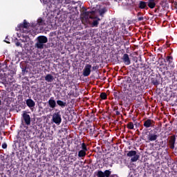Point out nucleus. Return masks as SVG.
Returning <instances> with one entry per match:
<instances>
[{
  "label": "nucleus",
  "mask_w": 177,
  "mask_h": 177,
  "mask_svg": "<svg viewBox=\"0 0 177 177\" xmlns=\"http://www.w3.org/2000/svg\"><path fill=\"white\" fill-rule=\"evenodd\" d=\"M91 68H92V65L89 64H86L83 70L84 77H89V75H91Z\"/></svg>",
  "instance_id": "11"
},
{
  "label": "nucleus",
  "mask_w": 177,
  "mask_h": 177,
  "mask_svg": "<svg viewBox=\"0 0 177 177\" xmlns=\"http://www.w3.org/2000/svg\"><path fill=\"white\" fill-rule=\"evenodd\" d=\"M22 71H23V72L26 71V68H25V69H22Z\"/></svg>",
  "instance_id": "47"
},
{
  "label": "nucleus",
  "mask_w": 177,
  "mask_h": 177,
  "mask_svg": "<svg viewBox=\"0 0 177 177\" xmlns=\"http://www.w3.org/2000/svg\"><path fill=\"white\" fill-rule=\"evenodd\" d=\"M22 117L26 125H31V118L30 117V115L27 114V111H24Z\"/></svg>",
  "instance_id": "12"
},
{
  "label": "nucleus",
  "mask_w": 177,
  "mask_h": 177,
  "mask_svg": "<svg viewBox=\"0 0 177 177\" xmlns=\"http://www.w3.org/2000/svg\"><path fill=\"white\" fill-rule=\"evenodd\" d=\"M48 106L50 109H55L57 104H56V101L55 100V97H51L48 100Z\"/></svg>",
  "instance_id": "15"
},
{
  "label": "nucleus",
  "mask_w": 177,
  "mask_h": 177,
  "mask_svg": "<svg viewBox=\"0 0 177 177\" xmlns=\"http://www.w3.org/2000/svg\"><path fill=\"white\" fill-rule=\"evenodd\" d=\"M132 113H133V111H131L130 113H129V114H132Z\"/></svg>",
  "instance_id": "46"
},
{
  "label": "nucleus",
  "mask_w": 177,
  "mask_h": 177,
  "mask_svg": "<svg viewBox=\"0 0 177 177\" xmlns=\"http://www.w3.org/2000/svg\"><path fill=\"white\" fill-rule=\"evenodd\" d=\"M92 69L93 70V71H96V70H99V66H97V65L93 66L92 67Z\"/></svg>",
  "instance_id": "36"
},
{
  "label": "nucleus",
  "mask_w": 177,
  "mask_h": 177,
  "mask_svg": "<svg viewBox=\"0 0 177 177\" xmlns=\"http://www.w3.org/2000/svg\"><path fill=\"white\" fill-rule=\"evenodd\" d=\"M176 142V136L175 135L171 136L168 138V145L169 148L174 150L175 149V143Z\"/></svg>",
  "instance_id": "10"
},
{
  "label": "nucleus",
  "mask_w": 177,
  "mask_h": 177,
  "mask_svg": "<svg viewBox=\"0 0 177 177\" xmlns=\"http://www.w3.org/2000/svg\"><path fill=\"white\" fill-rule=\"evenodd\" d=\"M31 24L27 22V20L24 19L22 24H19L17 25L16 28L17 31H19L24 34H28L30 32V27Z\"/></svg>",
  "instance_id": "2"
},
{
  "label": "nucleus",
  "mask_w": 177,
  "mask_h": 177,
  "mask_svg": "<svg viewBox=\"0 0 177 177\" xmlns=\"http://www.w3.org/2000/svg\"><path fill=\"white\" fill-rule=\"evenodd\" d=\"M53 122L57 125H60L62 124V115H60V112L55 113L53 115Z\"/></svg>",
  "instance_id": "9"
},
{
  "label": "nucleus",
  "mask_w": 177,
  "mask_h": 177,
  "mask_svg": "<svg viewBox=\"0 0 177 177\" xmlns=\"http://www.w3.org/2000/svg\"><path fill=\"white\" fill-rule=\"evenodd\" d=\"M136 0H127V5H129L130 6H135V5H136Z\"/></svg>",
  "instance_id": "27"
},
{
  "label": "nucleus",
  "mask_w": 177,
  "mask_h": 177,
  "mask_svg": "<svg viewBox=\"0 0 177 177\" xmlns=\"http://www.w3.org/2000/svg\"><path fill=\"white\" fill-rule=\"evenodd\" d=\"M113 96L115 100H120V99H122V93L120 91H115L113 93Z\"/></svg>",
  "instance_id": "20"
},
{
  "label": "nucleus",
  "mask_w": 177,
  "mask_h": 177,
  "mask_svg": "<svg viewBox=\"0 0 177 177\" xmlns=\"http://www.w3.org/2000/svg\"><path fill=\"white\" fill-rule=\"evenodd\" d=\"M90 135L93 138H97L99 136V131H96L95 128L90 129Z\"/></svg>",
  "instance_id": "19"
},
{
  "label": "nucleus",
  "mask_w": 177,
  "mask_h": 177,
  "mask_svg": "<svg viewBox=\"0 0 177 177\" xmlns=\"http://www.w3.org/2000/svg\"><path fill=\"white\" fill-rule=\"evenodd\" d=\"M100 97L102 100H106L107 99V94L106 93H101L100 95Z\"/></svg>",
  "instance_id": "29"
},
{
  "label": "nucleus",
  "mask_w": 177,
  "mask_h": 177,
  "mask_svg": "<svg viewBox=\"0 0 177 177\" xmlns=\"http://www.w3.org/2000/svg\"><path fill=\"white\" fill-rule=\"evenodd\" d=\"M154 124H156L154 120L147 119V120L144 121L143 125L145 128H153V127H154Z\"/></svg>",
  "instance_id": "13"
},
{
  "label": "nucleus",
  "mask_w": 177,
  "mask_h": 177,
  "mask_svg": "<svg viewBox=\"0 0 177 177\" xmlns=\"http://www.w3.org/2000/svg\"><path fill=\"white\" fill-rule=\"evenodd\" d=\"M48 42V37L46 36L41 35L37 37V42L35 44V48L37 49H44L45 44Z\"/></svg>",
  "instance_id": "3"
},
{
  "label": "nucleus",
  "mask_w": 177,
  "mask_h": 177,
  "mask_svg": "<svg viewBox=\"0 0 177 177\" xmlns=\"http://www.w3.org/2000/svg\"><path fill=\"white\" fill-rule=\"evenodd\" d=\"M115 114H116V115H120V114H121V113H120L119 111H116Z\"/></svg>",
  "instance_id": "40"
},
{
  "label": "nucleus",
  "mask_w": 177,
  "mask_h": 177,
  "mask_svg": "<svg viewBox=\"0 0 177 177\" xmlns=\"http://www.w3.org/2000/svg\"><path fill=\"white\" fill-rule=\"evenodd\" d=\"M82 150L84 151H88V148L86 147V144H85V142H83L82 144Z\"/></svg>",
  "instance_id": "34"
},
{
  "label": "nucleus",
  "mask_w": 177,
  "mask_h": 177,
  "mask_svg": "<svg viewBox=\"0 0 177 177\" xmlns=\"http://www.w3.org/2000/svg\"><path fill=\"white\" fill-rule=\"evenodd\" d=\"M158 138V133L157 132V129H154L151 130L147 136L148 142H156Z\"/></svg>",
  "instance_id": "5"
},
{
  "label": "nucleus",
  "mask_w": 177,
  "mask_h": 177,
  "mask_svg": "<svg viewBox=\"0 0 177 177\" xmlns=\"http://www.w3.org/2000/svg\"><path fill=\"white\" fill-rule=\"evenodd\" d=\"M160 143H162V145L164 143V141H162Z\"/></svg>",
  "instance_id": "48"
},
{
  "label": "nucleus",
  "mask_w": 177,
  "mask_h": 177,
  "mask_svg": "<svg viewBox=\"0 0 177 177\" xmlns=\"http://www.w3.org/2000/svg\"><path fill=\"white\" fill-rule=\"evenodd\" d=\"M127 157H133L131 158V162H136L139 160L140 156L136 154V151H129L127 153Z\"/></svg>",
  "instance_id": "7"
},
{
  "label": "nucleus",
  "mask_w": 177,
  "mask_h": 177,
  "mask_svg": "<svg viewBox=\"0 0 177 177\" xmlns=\"http://www.w3.org/2000/svg\"><path fill=\"white\" fill-rule=\"evenodd\" d=\"M162 147H165V144L164 145H161Z\"/></svg>",
  "instance_id": "45"
},
{
  "label": "nucleus",
  "mask_w": 177,
  "mask_h": 177,
  "mask_svg": "<svg viewBox=\"0 0 177 177\" xmlns=\"http://www.w3.org/2000/svg\"><path fill=\"white\" fill-rule=\"evenodd\" d=\"M42 26H45V21L42 19V18H39L37 19V23L36 25L34 26L35 28H39L40 30L42 28Z\"/></svg>",
  "instance_id": "14"
},
{
  "label": "nucleus",
  "mask_w": 177,
  "mask_h": 177,
  "mask_svg": "<svg viewBox=\"0 0 177 177\" xmlns=\"http://www.w3.org/2000/svg\"><path fill=\"white\" fill-rule=\"evenodd\" d=\"M147 5L150 9H154L156 8V0H149Z\"/></svg>",
  "instance_id": "21"
},
{
  "label": "nucleus",
  "mask_w": 177,
  "mask_h": 177,
  "mask_svg": "<svg viewBox=\"0 0 177 177\" xmlns=\"http://www.w3.org/2000/svg\"><path fill=\"white\" fill-rule=\"evenodd\" d=\"M2 149H8V145L6 142L2 144Z\"/></svg>",
  "instance_id": "37"
},
{
  "label": "nucleus",
  "mask_w": 177,
  "mask_h": 177,
  "mask_svg": "<svg viewBox=\"0 0 177 177\" xmlns=\"http://www.w3.org/2000/svg\"><path fill=\"white\" fill-rule=\"evenodd\" d=\"M106 12H107V8H103L99 10V14L100 15L102 16V17H103V16H104V13H106Z\"/></svg>",
  "instance_id": "25"
},
{
  "label": "nucleus",
  "mask_w": 177,
  "mask_h": 177,
  "mask_svg": "<svg viewBox=\"0 0 177 177\" xmlns=\"http://www.w3.org/2000/svg\"><path fill=\"white\" fill-rule=\"evenodd\" d=\"M104 175L105 177H110V176L111 175V171L110 170H105L104 171Z\"/></svg>",
  "instance_id": "30"
},
{
  "label": "nucleus",
  "mask_w": 177,
  "mask_h": 177,
  "mask_svg": "<svg viewBox=\"0 0 177 177\" xmlns=\"http://www.w3.org/2000/svg\"><path fill=\"white\" fill-rule=\"evenodd\" d=\"M138 8L140 9H146V10H147V9H149V7H147V2L140 1L138 4Z\"/></svg>",
  "instance_id": "18"
},
{
  "label": "nucleus",
  "mask_w": 177,
  "mask_h": 177,
  "mask_svg": "<svg viewBox=\"0 0 177 177\" xmlns=\"http://www.w3.org/2000/svg\"><path fill=\"white\" fill-rule=\"evenodd\" d=\"M83 20H89V19H96L95 17V11H84L81 14Z\"/></svg>",
  "instance_id": "6"
},
{
  "label": "nucleus",
  "mask_w": 177,
  "mask_h": 177,
  "mask_svg": "<svg viewBox=\"0 0 177 177\" xmlns=\"http://www.w3.org/2000/svg\"><path fill=\"white\" fill-rule=\"evenodd\" d=\"M149 78L153 85H155L156 86L160 85V80H161V77H160V75H151Z\"/></svg>",
  "instance_id": "8"
},
{
  "label": "nucleus",
  "mask_w": 177,
  "mask_h": 177,
  "mask_svg": "<svg viewBox=\"0 0 177 177\" xmlns=\"http://www.w3.org/2000/svg\"><path fill=\"white\" fill-rule=\"evenodd\" d=\"M174 6H175V8L177 9V1H175V2L174 3Z\"/></svg>",
  "instance_id": "41"
},
{
  "label": "nucleus",
  "mask_w": 177,
  "mask_h": 177,
  "mask_svg": "<svg viewBox=\"0 0 177 177\" xmlns=\"http://www.w3.org/2000/svg\"><path fill=\"white\" fill-rule=\"evenodd\" d=\"M137 16L138 17H139V16H142V12H138Z\"/></svg>",
  "instance_id": "42"
},
{
  "label": "nucleus",
  "mask_w": 177,
  "mask_h": 177,
  "mask_svg": "<svg viewBox=\"0 0 177 177\" xmlns=\"http://www.w3.org/2000/svg\"><path fill=\"white\" fill-rule=\"evenodd\" d=\"M127 126L128 129H133V128H134L133 122H129Z\"/></svg>",
  "instance_id": "32"
},
{
  "label": "nucleus",
  "mask_w": 177,
  "mask_h": 177,
  "mask_svg": "<svg viewBox=\"0 0 177 177\" xmlns=\"http://www.w3.org/2000/svg\"><path fill=\"white\" fill-rule=\"evenodd\" d=\"M141 84L142 85H145V84H146V79L142 78L141 79Z\"/></svg>",
  "instance_id": "38"
},
{
  "label": "nucleus",
  "mask_w": 177,
  "mask_h": 177,
  "mask_svg": "<svg viewBox=\"0 0 177 177\" xmlns=\"http://www.w3.org/2000/svg\"><path fill=\"white\" fill-rule=\"evenodd\" d=\"M45 81L47 82H52L55 78H53V75L50 74H47L44 77Z\"/></svg>",
  "instance_id": "23"
},
{
  "label": "nucleus",
  "mask_w": 177,
  "mask_h": 177,
  "mask_svg": "<svg viewBox=\"0 0 177 177\" xmlns=\"http://www.w3.org/2000/svg\"><path fill=\"white\" fill-rule=\"evenodd\" d=\"M111 177H118V175H117V174H113V175H111Z\"/></svg>",
  "instance_id": "43"
},
{
  "label": "nucleus",
  "mask_w": 177,
  "mask_h": 177,
  "mask_svg": "<svg viewBox=\"0 0 177 177\" xmlns=\"http://www.w3.org/2000/svg\"><path fill=\"white\" fill-rule=\"evenodd\" d=\"M86 156V151L80 150L78 153V157L82 158V157H85Z\"/></svg>",
  "instance_id": "26"
},
{
  "label": "nucleus",
  "mask_w": 177,
  "mask_h": 177,
  "mask_svg": "<svg viewBox=\"0 0 177 177\" xmlns=\"http://www.w3.org/2000/svg\"><path fill=\"white\" fill-rule=\"evenodd\" d=\"M144 20H145V17H138L137 21H143Z\"/></svg>",
  "instance_id": "35"
},
{
  "label": "nucleus",
  "mask_w": 177,
  "mask_h": 177,
  "mask_svg": "<svg viewBox=\"0 0 177 177\" xmlns=\"http://www.w3.org/2000/svg\"><path fill=\"white\" fill-rule=\"evenodd\" d=\"M16 46H21V48L22 47L21 43H20V41H17L16 42Z\"/></svg>",
  "instance_id": "39"
},
{
  "label": "nucleus",
  "mask_w": 177,
  "mask_h": 177,
  "mask_svg": "<svg viewBox=\"0 0 177 177\" xmlns=\"http://www.w3.org/2000/svg\"><path fill=\"white\" fill-rule=\"evenodd\" d=\"M134 67L136 68H142L144 71L147 70V68H150V67H149V66L144 64H140V66H139V64L135 65L133 64Z\"/></svg>",
  "instance_id": "22"
},
{
  "label": "nucleus",
  "mask_w": 177,
  "mask_h": 177,
  "mask_svg": "<svg viewBox=\"0 0 177 177\" xmlns=\"http://www.w3.org/2000/svg\"><path fill=\"white\" fill-rule=\"evenodd\" d=\"M133 121H135V119H134V118H133Z\"/></svg>",
  "instance_id": "50"
},
{
  "label": "nucleus",
  "mask_w": 177,
  "mask_h": 177,
  "mask_svg": "<svg viewBox=\"0 0 177 177\" xmlns=\"http://www.w3.org/2000/svg\"><path fill=\"white\" fill-rule=\"evenodd\" d=\"M168 131H172V127H169Z\"/></svg>",
  "instance_id": "44"
},
{
  "label": "nucleus",
  "mask_w": 177,
  "mask_h": 177,
  "mask_svg": "<svg viewBox=\"0 0 177 177\" xmlns=\"http://www.w3.org/2000/svg\"><path fill=\"white\" fill-rule=\"evenodd\" d=\"M122 59L123 60V63H124L126 66H129V64H131V59H129V55L128 54H124Z\"/></svg>",
  "instance_id": "16"
},
{
  "label": "nucleus",
  "mask_w": 177,
  "mask_h": 177,
  "mask_svg": "<svg viewBox=\"0 0 177 177\" xmlns=\"http://www.w3.org/2000/svg\"><path fill=\"white\" fill-rule=\"evenodd\" d=\"M1 100H0V106H1Z\"/></svg>",
  "instance_id": "49"
},
{
  "label": "nucleus",
  "mask_w": 177,
  "mask_h": 177,
  "mask_svg": "<svg viewBox=\"0 0 177 177\" xmlns=\"http://www.w3.org/2000/svg\"><path fill=\"white\" fill-rule=\"evenodd\" d=\"M41 2L44 3L45 6H46L47 10H49V12H55L56 10V8H57V6L56 5V0H40Z\"/></svg>",
  "instance_id": "4"
},
{
  "label": "nucleus",
  "mask_w": 177,
  "mask_h": 177,
  "mask_svg": "<svg viewBox=\"0 0 177 177\" xmlns=\"http://www.w3.org/2000/svg\"><path fill=\"white\" fill-rule=\"evenodd\" d=\"M26 106H28L29 109H33V107H35V102H34L32 99H28L26 100Z\"/></svg>",
  "instance_id": "17"
},
{
  "label": "nucleus",
  "mask_w": 177,
  "mask_h": 177,
  "mask_svg": "<svg viewBox=\"0 0 177 177\" xmlns=\"http://www.w3.org/2000/svg\"><path fill=\"white\" fill-rule=\"evenodd\" d=\"M172 60H174L172 56H167L166 57V61L168 62L169 64H171V63H172Z\"/></svg>",
  "instance_id": "31"
},
{
  "label": "nucleus",
  "mask_w": 177,
  "mask_h": 177,
  "mask_svg": "<svg viewBox=\"0 0 177 177\" xmlns=\"http://www.w3.org/2000/svg\"><path fill=\"white\" fill-rule=\"evenodd\" d=\"M96 176L97 177H105L104 172H103L102 170H98Z\"/></svg>",
  "instance_id": "28"
},
{
  "label": "nucleus",
  "mask_w": 177,
  "mask_h": 177,
  "mask_svg": "<svg viewBox=\"0 0 177 177\" xmlns=\"http://www.w3.org/2000/svg\"><path fill=\"white\" fill-rule=\"evenodd\" d=\"M57 104L59 106V107H62V109H64V107H67V103L60 100H57Z\"/></svg>",
  "instance_id": "24"
},
{
  "label": "nucleus",
  "mask_w": 177,
  "mask_h": 177,
  "mask_svg": "<svg viewBox=\"0 0 177 177\" xmlns=\"http://www.w3.org/2000/svg\"><path fill=\"white\" fill-rule=\"evenodd\" d=\"M155 12H157V10H155Z\"/></svg>",
  "instance_id": "51"
},
{
  "label": "nucleus",
  "mask_w": 177,
  "mask_h": 177,
  "mask_svg": "<svg viewBox=\"0 0 177 177\" xmlns=\"http://www.w3.org/2000/svg\"><path fill=\"white\" fill-rule=\"evenodd\" d=\"M128 91L129 92L127 93V95L129 96V97H133V96H136V95L140 93V80L137 79L135 84H130L129 86Z\"/></svg>",
  "instance_id": "1"
},
{
  "label": "nucleus",
  "mask_w": 177,
  "mask_h": 177,
  "mask_svg": "<svg viewBox=\"0 0 177 177\" xmlns=\"http://www.w3.org/2000/svg\"><path fill=\"white\" fill-rule=\"evenodd\" d=\"M92 26L93 27H97V26H99V20H93V23H92Z\"/></svg>",
  "instance_id": "33"
}]
</instances>
